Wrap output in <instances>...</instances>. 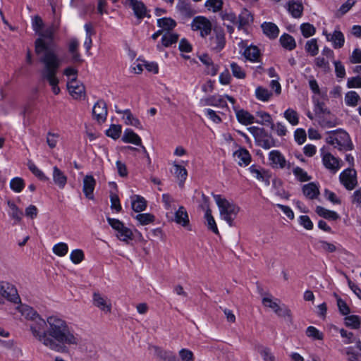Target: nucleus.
Wrapping results in <instances>:
<instances>
[{
	"label": "nucleus",
	"mask_w": 361,
	"mask_h": 361,
	"mask_svg": "<svg viewBox=\"0 0 361 361\" xmlns=\"http://www.w3.org/2000/svg\"><path fill=\"white\" fill-rule=\"evenodd\" d=\"M15 305V310L32 322L30 329L33 337L49 349L66 353L68 346H76L80 343L78 335L61 317L51 315L44 319L31 307L21 302Z\"/></svg>",
	"instance_id": "1"
},
{
	"label": "nucleus",
	"mask_w": 361,
	"mask_h": 361,
	"mask_svg": "<svg viewBox=\"0 0 361 361\" xmlns=\"http://www.w3.org/2000/svg\"><path fill=\"white\" fill-rule=\"evenodd\" d=\"M54 33L53 27L40 31L38 34L39 37L35 42V51L43 65L40 71L42 80L47 82L53 93L57 95L61 90L56 74L61 66L62 60L59 57L57 46L53 42Z\"/></svg>",
	"instance_id": "2"
},
{
	"label": "nucleus",
	"mask_w": 361,
	"mask_h": 361,
	"mask_svg": "<svg viewBox=\"0 0 361 361\" xmlns=\"http://www.w3.org/2000/svg\"><path fill=\"white\" fill-rule=\"evenodd\" d=\"M212 195L219 209L221 218L230 226H234L233 221L240 211V207L220 195L213 194Z\"/></svg>",
	"instance_id": "3"
},
{
	"label": "nucleus",
	"mask_w": 361,
	"mask_h": 361,
	"mask_svg": "<svg viewBox=\"0 0 361 361\" xmlns=\"http://www.w3.org/2000/svg\"><path fill=\"white\" fill-rule=\"evenodd\" d=\"M314 106V112L318 118L319 125L323 128H334L337 125L336 117L331 113L319 97L314 96L312 97Z\"/></svg>",
	"instance_id": "4"
},
{
	"label": "nucleus",
	"mask_w": 361,
	"mask_h": 361,
	"mask_svg": "<svg viewBox=\"0 0 361 361\" xmlns=\"http://www.w3.org/2000/svg\"><path fill=\"white\" fill-rule=\"evenodd\" d=\"M326 142L332 145L334 148L340 150L353 149V144L351 142L349 135L344 130H339L331 133L326 138Z\"/></svg>",
	"instance_id": "5"
},
{
	"label": "nucleus",
	"mask_w": 361,
	"mask_h": 361,
	"mask_svg": "<svg viewBox=\"0 0 361 361\" xmlns=\"http://www.w3.org/2000/svg\"><path fill=\"white\" fill-rule=\"evenodd\" d=\"M109 225L116 231V237L121 241L128 243L133 238V231L125 226L123 223L118 219L107 217Z\"/></svg>",
	"instance_id": "6"
},
{
	"label": "nucleus",
	"mask_w": 361,
	"mask_h": 361,
	"mask_svg": "<svg viewBox=\"0 0 361 361\" xmlns=\"http://www.w3.org/2000/svg\"><path fill=\"white\" fill-rule=\"evenodd\" d=\"M321 157L324 167L336 173L341 167L342 161L328 152L324 147L321 149Z\"/></svg>",
	"instance_id": "7"
},
{
	"label": "nucleus",
	"mask_w": 361,
	"mask_h": 361,
	"mask_svg": "<svg viewBox=\"0 0 361 361\" xmlns=\"http://www.w3.org/2000/svg\"><path fill=\"white\" fill-rule=\"evenodd\" d=\"M0 295L14 304L20 302V298L16 287L8 282H0Z\"/></svg>",
	"instance_id": "8"
},
{
	"label": "nucleus",
	"mask_w": 361,
	"mask_h": 361,
	"mask_svg": "<svg viewBox=\"0 0 361 361\" xmlns=\"http://www.w3.org/2000/svg\"><path fill=\"white\" fill-rule=\"evenodd\" d=\"M191 28L194 31H199L200 36L205 37L212 32V23L204 16H197L192 21Z\"/></svg>",
	"instance_id": "9"
},
{
	"label": "nucleus",
	"mask_w": 361,
	"mask_h": 361,
	"mask_svg": "<svg viewBox=\"0 0 361 361\" xmlns=\"http://www.w3.org/2000/svg\"><path fill=\"white\" fill-rule=\"evenodd\" d=\"M339 180L347 190H353L357 184L356 171L352 168L344 170L341 173Z\"/></svg>",
	"instance_id": "10"
},
{
	"label": "nucleus",
	"mask_w": 361,
	"mask_h": 361,
	"mask_svg": "<svg viewBox=\"0 0 361 361\" xmlns=\"http://www.w3.org/2000/svg\"><path fill=\"white\" fill-rule=\"evenodd\" d=\"M213 31L214 35L211 37L209 44L212 49L218 52L225 46V35L221 28L215 27Z\"/></svg>",
	"instance_id": "11"
},
{
	"label": "nucleus",
	"mask_w": 361,
	"mask_h": 361,
	"mask_svg": "<svg viewBox=\"0 0 361 361\" xmlns=\"http://www.w3.org/2000/svg\"><path fill=\"white\" fill-rule=\"evenodd\" d=\"M262 303L264 306L272 309L280 317H290V311L286 306H279L276 301H274L270 298H264Z\"/></svg>",
	"instance_id": "12"
},
{
	"label": "nucleus",
	"mask_w": 361,
	"mask_h": 361,
	"mask_svg": "<svg viewBox=\"0 0 361 361\" xmlns=\"http://www.w3.org/2000/svg\"><path fill=\"white\" fill-rule=\"evenodd\" d=\"M238 45L241 49H244L243 54L246 59L252 62L258 61L260 56V52L257 47L254 45L247 46L246 42L243 40Z\"/></svg>",
	"instance_id": "13"
},
{
	"label": "nucleus",
	"mask_w": 361,
	"mask_h": 361,
	"mask_svg": "<svg viewBox=\"0 0 361 361\" xmlns=\"http://www.w3.org/2000/svg\"><path fill=\"white\" fill-rule=\"evenodd\" d=\"M93 305L105 313H110L111 311V301L99 293H93Z\"/></svg>",
	"instance_id": "14"
},
{
	"label": "nucleus",
	"mask_w": 361,
	"mask_h": 361,
	"mask_svg": "<svg viewBox=\"0 0 361 361\" xmlns=\"http://www.w3.org/2000/svg\"><path fill=\"white\" fill-rule=\"evenodd\" d=\"M125 4L133 9L135 16L138 19H142L147 16V8L142 1L137 0H126Z\"/></svg>",
	"instance_id": "15"
},
{
	"label": "nucleus",
	"mask_w": 361,
	"mask_h": 361,
	"mask_svg": "<svg viewBox=\"0 0 361 361\" xmlns=\"http://www.w3.org/2000/svg\"><path fill=\"white\" fill-rule=\"evenodd\" d=\"M92 115L98 122H104L107 116L106 104L104 100H99L93 106Z\"/></svg>",
	"instance_id": "16"
},
{
	"label": "nucleus",
	"mask_w": 361,
	"mask_h": 361,
	"mask_svg": "<svg viewBox=\"0 0 361 361\" xmlns=\"http://www.w3.org/2000/svg\"><path fill=\"white\" fill-rule=\"evenodd\" d=\"M286 8L293 18H300L303 13L304 6L302 3L298 0H289Z\"/></svg>",
	"instance_id": "17"
},
{
	"label": "nucleus",
	"mask_w": 361,
	"mask_h": 361,
	"mask_svg": "<svg viewBox=\"0 0 361 361\" xmlns=\"http://www.w3.org/2000/svg\"><path fill=\"white\" fill-rule=\"evenodd\" d=\"M67 87L70 94L75 99L81 97L85 94V86L77 80L71 79L68 80Z\"/></svg>",
	"instance_id": "18"
},
{
	"label": "nucleus",
	"mask_w": 361,
	"mask_h": 361,
	"mask_svg": "<svg viewBox=\"0 0 361 361\" xmlns=\"http://www.w3.org/2000/svg\"><path fill=\"white\" fill-rule=\"evenodd\" d=\"M269 159L271 161V165L274 168L283 169L287 166L285 157L278 150L271 151L269 154Z\"/></svg>",
	"instance_id": "19"
},
{
	"label": "nucleus",
	"mask_w": 361,
	"mask_h": 361,
	"mask_svg": "<svg viewBox=\"0 0 361 361\" xmlns=\"http://www.w3.org/2000/svg\"><path fill=\"white\" fill-rule=\"evenodd\" d=\"M96 185V180L91 175H87L83 178L82 191L85 197L90 200L94 199L93 192Z\"/></svg>",
	"instance_id": "20"
},
{
	"label": "nucleus",
	"mask_w": 361,
	"mask_h": 361,
	"mask_svg": "<svg viewBox=\"0 0 361 361\" xmlns=\"http://www.w3.org/2000/svg\"><path fill=\"white\" fill-rule=\"evenodd\" d=\"M155 356L161 361H178L176 355L171 351L164 350L158 346H152Z\"/></svg>",
	"instance_id": "21"
},
{
	"label": "nucleus",
	"mask_w": 361,
	"mask_h": 361,
	"mask_svg": "<svg viewBox=\"0 0 361 361\" xmlns=\"http://www.w3.org/2000/svg\"><path fill=\"white\" fill-rule=\"evenodd\" d=\"M178 39V35L176 33L166 32L161 38V44H158L157 45V49L159 51H163V47H168L177 42Z\"/></svg>",
	"instance_id": "22"
},
{
	"label": "nucleus",
	"mask_w": 361,
	"mask_h": 361,
	"mask_svg": "<svg viewBox=\"0 0 361 361\" xmlns=\"http://www.w3.org/2000/svg\"><path fill=\"white\" fill-rule=\"evenodd\" d=\"M348 361H358L361 357V342H357L356 346H350L345 349Z\"/></svg>",
	"instance_id": "23"
},
{
	"label": "nucleus",
	"mask_w": 361,
	"mask_h": 361,
	"mask_svg": "<svg viewBox=\"0 0 361 361\" xmlns=\"http://www.w3.org/2000/svg\"><path fill=\"white\" fill-rule=\"evenodd\" d=\"M173 220L178 224L186 226L189 224L188 214L183 206H180L177 211L174 213V219Z\"/></svg>",
	"instance_id": "24"
},
{
	"label": "nucleus",
	"mask_w": 361,
	"mask_h": 361,
	"mask_svg": "<svg viewBox=\"0 0 361 361\" xmlns=\"http://www.w3.org/2000/svg\"><path fill=\"white\" fill-rule=\"evenodd\" d=\"M54 183L61 189H63L67 183V176L57 166L53 168Z\"/></svg>",
	"instance_id": "25"
},
{
	"label": "nucleus",
	"mask_w": 361,
	"mask_h": 361,
	"mask_svg": "<svg viewBox=\"0 0 361 361\" xmlns=\"http://www.w3.org/2000/svg\"><path fill=\"white\" fill-rule=\"evenodd\" d=\"M123 142L142 146L141 138L131 129H126L122 136Z\"/></svg>",
	"instance_id": "26"
},
{
	"label": "nucleus",
	"mask_w": 361,
	"mask_h": 361,
	"mask_svg": "<svg viewBox=\"0 0 361 361\" xmlns=\"http://www.w3.org/2000/svg\"><path fill=\"white\" fill-rule=\"evenodd\" d=\"M327 41L331 42L334 49H340L343 47L345 37L343 34L338 30H335L331 35L327 36Z\"/></svg>",
	"instance_id": "27"
},
{
	"label": "nucleus",
	"mask_w": 361,
	"mask_h": 361,
	"mask_svg": "<svg viewBox=\"0 0 361 361\" xmlns=\"http://www.w3.org/2000/svg\"><path fill=\"white\" fill-rule=\"evenodd\" d=\"M233 156L240 166H247L250 162V155L248 151L245 149L235 152Z\"/></svg>",
	"instance_id": "28"
},
{
	"label": "nucleus",
	"mask_w": 361,
	"mask_h": 361,
	"mask_svg": "<svg viewBox=\"0 0 361 361\" xmlns=\"http://www.w3.org/2000/svg\"><path fill=\"white\" fill-rule=\"evenodd\" d=\"M238 121L245 125L248 126L255 123V117L247 111L240 109L235 112Z\"/></svg>",
	"instance_id": "29"
},
{
	"label": "nucleus",
	"mask_w": 361,
	"mask_h": 361,
	"mask_svg": "<svg viewBox=\"0 0 361 361\" xmlns=\"http://www.w3.org/2000/svg\"><path fill=\"white\" fill-rule=\"evenodd\" d=\"M302 192L304 195L310 200L317 198L319 195V188L314 183L304 185Z\"/></svg>",
	"instance_id": "30"
},
{
	"label": "nucleus",
	"mask_w": 361,
	"mask_h": 361,
	"mask_svg": "<svg viewBox=\"0 0 361 361\" xmlns=\"http://www.w3.org/2000/svg\"><path fill=\"white\" fill-rule=\"evenodd\" d=\"M263 32L269 38L275 39L278 37L279 30L273 23H264L262 25Z\"/></svg>",
	"instance_id": "31"
},
{
	"label": "nucleus",
	"mask_w": 361,
	"mask_h": 361,
	"mask_svg": "<svg viewBox=\"0 0 361 361\" xmlns=\"http://www.w3.org/2000/svg\"><path fill=\"white\" fill-rule=\"evenodd\" d=\"M344 100L346 106L355 107L360 100V97L355 91L351 90L345 94Z\"/></svg>",
	"instance_id": "32"
},
{
	"label": "nucleus",
	"mask_w": 361,
	"mask_h": 361,
	"mask_svg": "<svg viewBox=\"0 0 361 361\" xmlns=\"http://www.w3.org/2000/svg\"><path fill=\"white\" fill-rule=\"evenodd\" d=\"M316 212L319 216L329 220L334 221L339 219V215L336 212L326 209L321 206L316 207Z\"/></svg>",
	"instance_id": "33"
},
{
	"label": "nucleus",
	"mask_w": 361,
	"mask_h": 361,
	"mask_svg": "<svg viewBox=\"0 0 361 361\" xmlns=\"http://www.w3.org/2000/svg\"><path fill=\"white\" fill-rule=\"evenodd\" d=\"M79 42L76 39H72L68 44V51L72 56V60L74 62H81L80 55L78 52Z\"/></svg>",
	"instance_id": "34"
},
{
	"label": "nucleus",
	"mask_w": 361,
	"mask_h": 361,
	"mask_svg": "<svg viewBox=\"0 0 361 361\" xmlns=\"http://www.w3.org/2000/svg\"><path fill=\"white\" fill-rule=\"evenodd\" d=\"M131 204L132 209L135 212H140L146 209L147 202L144 197L139 195H135L133 197Z\"/></svg>",
	"instance_id": "35"
},
{
	"label": "nucleus",
	"mask_w": 361,
	"mask_h": 361,
	"mask_svg": "<svg viewBox=\"0 0 361 361\" xmlns=\"http://www.w3.org/2000/svg\"><path fill=\"white\" fill-rule=\"evenodd\" d=\"M280 42L282 47L288 50H293L296 46L294 38L288 34L281 35Z\"/></svg>",
	"instance_id": "36"
},
{
	"label": "nucleus",
	"mask_w": 361,
	"mask_h": 361,
	"mask_svg": "<svg viewBox=\"0 0 361 361\" xmlns=\"http://www.w3.org/2000/svg\"><path fill=\"white\" fill-rule=\"evenodd\" d=\"M7 204L9 207L11 212L9 213L11 217L16 222H20L23 217V212L15 204L14 202L8 200Z\"/></svg>",
	"instance_id": "37"
},
{
	"label": "nucleus",
	"mask_w": 361,
	"mask_h": 361,
	"mask_svg": "<svg viewBox=\"0 0 361 361\" xmlns=\"http://www.w3.org/2000/svg\"><path fill=\"white\" fill-rule=\"evenodd\" d=\"M175 171L174 173L176 177L179 180V185L183 186L184 182L185 181L188 176L187 170L178 164H174Z\"/></svg>",
	"instance_id": "38"
},
{
	"label": "nucleus",
	"mask_w": 361,
	"mask_h": 361,
	"mask_svg": "<svg viewBox=\"0 0 361 361\" xmlns=\"http://www.w3.org/2000/svg\"><path fill=\"white\" fill-rule=\"evenodd\" d=\"M162 201L165 209L168 211L167 215H169V212L173 214V211L176 209L175 200L169 194H164L162 195Z\"/></svg>",
	"instance_id": "39"
},
{
	"label": "nucleus",
	"mask_w": 361,
	"mask_h": 361,
	"mask_svg": "<svg viewBox=\"0 0 361 361\" xmlns=\"http://www.w3.org/2000/svg\"><path fill=\"white\" fill-rule=\"evenodd\" d=\"M339 332L341 337L344 339L343 343L345 344H350L353 343L357 344V342H361L360 340L355 337L354 334L352 332L348 331L343 329H341Z\"/></svg>",
	"instance_id": "40"
},
{
	"label": "nucleus",
	"mask_w": 361,
	"mask_h": 361,
	"mask_svg": "<svg viewBox=\"0 0 361 361\" xmlns=\"http://www.w3.org/2000/svg\"><path fill=\"white\" fill-rule=\"evenodd\" d=\"M204 218L206 219V224L207 228L212 231L214 233L218 234L219 230L216 224V221L212 215L211 209H208L207 212H205Z\"/></svg>",
	"instance_id": "41"
},
{
	"label": "nucleus",
	"mask_w": 361,
	"mask_h": 361,
	"mask_svg": "<svg viewBox=\"0 0 361 361\" xmlns=\"http://www.w3.org/2000/svg\"><path fill=\"white\" fill-rule=\"evenodd\" d=\"M158 26L164 30H171L176 25V23L174 20L170 18H163L158 19Z\"/></svg>",
	"instance_id": "42"
},
{
	"label": "nucleus",
	"mask_w": 361,
	"mask_h": 361,
	"mask_svg": "<svg viewBox=\"0 0 361 361\" xmlns=\"http://www.w3.org/2000/svg\"><path fill=\"white\" fill-rule=\"evenodd\" d=\"M272 95V93L269 91L267 88L263 87H258L255 90V96L256 97L262 102H267L269 100Z\"/></svg>",
	"instance_id": "43"
},
{
	"label": "nucleus",
	"mask_w": 361,
	"mask_h": 361,
	"mask_svg": "<svg viewBox=\"0 0 361 361\" xmlns=\"http://www.w3.org/2000/svg\"><path fill=\"white\" fill-rule=\"evenodd\" d=\"M257 350L264 361H276V357L270 348L264 346H259Z\"/></svg>",
	"instance_id": "44"
},
{
	"label": "nucleus",
	"mask_w": 361,
	"mask_h": 361,
	"mask_svg": "<svg viewBox=\"0 0 361 361\" xmlns=\"http://www.w3.org/2000/svg\"><path fill=\"white\" fill-rule=\"evenodd\" d=\"M345 324L347 326L357 329L361 327V318L357 315H350L345 318Z\"/></svg>",
	"instance_id": "45"
},
{
	"label": "nucleus",
	"mask_w": 361,
	"mask_h": 361,
	"mask_svg": "<svg viewBox=\"0 0 361 361\" xmlns=\"http://www.w3.org/2000/svg\"><path fill=\"white\" fill-rule=\"evenodd\" d=\"M207 105L224 108L227 106L226 102L221 96H212L206 100Z\"/></svg>",
	"instance_id": "46"
},
{
	"label": "nucleus",
	"mask_w": 361,
	"mask_h": 361,
	"mask_svg": "<svg viewBox=\"0 0 361 361\" xmlns=\"http://www.w3.org/2000/svg\"><path fill=\"white\" fill-rule=\"evenodd\" d=\"M256 115L258 119L256 121L255 120V123H257L261 125H271L272 119L269 114L265 111H257Z\"/></svg>",
	"instance_id": "47"
},
{
	"label": "nucleus",
	"mask_w": 361,
	"mask_h": 361,
	"mask_svg": "<svg viewBox=\"0 0 361 361\" xmlns=\"http://www.w3.org/2000/svg\"><path fill=\"white\" fill-rule=\"evenodd\" d=\"M123 114H124L123 119L125 120L126 124L135 127H137L140 124V121L133 116L129 109L124 110Z\"/></svg>",
	"instance_id": "48"
},
{
	"label": "nucleus",
	"mask_w": 361,
	"mask_h": 361,
	"mask_svg": "<svg viewBox=\"0 0 361 361\" xmlns=\"http://www.w3.org/2000/svg\"><path fill=\"white\" fill-rule=\"evenodd\" d=\"M305 49L312 56H316L319 51V47L316 39H311L306 42Z\"/></svg>",
	"instance_id": "49"
},
{
	"label": "nucleus",
	"mask_w": 361,
	"mask_h": 361,
	"mask_svg": "<svg viewBox=\"0 0 361 361\" xmlns=\"http://www.w3.org/2000/svg\"><path fill=\"white\" fill-rule=\"evenodd\" d=\"M284 117L293 126H296L298 123V121H299L298 114L295 110H293L292 109H288L284 112Z\"/></svg>",
	"instance_id": "50"
},
{
	"label": "nucleus",
	"mask_w": 361,
	"mask_h": 361,
	"mask_svg": "<svg viewBox=\"0 0 361 361\" xmlns=\"http://www.w3.org/2000/svg\"><path fill=\"white\" fill-rule=\"evenodd\" d=\"M177 8L180 14L185 17L190 18L193 16L194 11L190 6L185 2H180L178 4Z\"/></svg>",
	"instance_id": "51"
},
{
	"label": "nucleus",
	"mask_w": 361,
	"mask_h": 361,
	"mask_svg": "<svg viewBox=\"0 0 361 361\" xmlns=\"http://www.w3.org/2000/svg\"><path fill=\"white\" fill-rule=\"evenodd\" d=\"M27 166L32 173L41 180H47L49 179L44 175V173L31 161L27 162Z\"/></svg>",
	"instance_id": "52"
},
{
	"label": "nucleus",
	"mask_w": 361,
	"mask_h": 361,
	"mask_svg": "<svg viewBox=\"0 0 361 361\" xmlns=\"http://www.w3.org/2000/svg\"><path fill=\"white\" fill-rule=\"evenodd\" d=\"M250 172L255 176L256 178L259 180L264 182L267 185H269V178L266 175L264 172H262L257 169H255L254 166H251L250 168Z\"/></svg>",
	"instance_id": "53"
},
{
	"label": "nucleus",
	"mask_w": 361,
	"mask_h": 361,
	"mask_svg": "<svg viewBox=\"0 0 361 361\" xmlns=\"http://www.w3.org/2000/svg\"><path fill=\"white\" fill-rule=\"evenodd\" d=\"M68 246L65 243H57L53 247V252L59 257L65 256L68 253Z\"/></svg>",
	"instance_id": "54"
},
{
	"label": "nucleus",
	"mask_w": 361,
	"mask_h": 361,
	"mask_svg": "<svg viewBox=\"0 0 361 361\" xmlns=\"http://www.w3.org/2000/svg\"><path fill=\"white\" fill-rule=\"evenodd\" d=\"M293 173L301 182L308 181L311 179V177L308 176L307 172L300 167L297 166L294 168Z\"/></svg>",
	"instance_id": "55"
},
{
	"label": "nucleus",
	"mask_w": 361,
	"mask_h": 361,
	"mask_svg": "<svg viewBox=\"0 0 361 361\" xmlns=\"http://www.w3.org/2000/svg\"><path fill=\"white\" fill-rule=\"evenodd\" d=\"M135 219L142 225H147L154 221V215L149 213L139 214L136 215Z\"/></svg>",
	"instance_id": "56"
},
{
	"label": "nucleus",
	"mask_w": 361,
	"mask_h": 361,
	"mask_svg": "<svg viewBox=\"0 0 361 361\" xmlns=\"http://www.w3.org/2000/svg\"><path fill=\"white\" fill-rule=\"evenodd\" d=\"M231 68L232 73L234 77L239 78V79H243L245 78V72L244 70L240 67L239 65H238L236 63L233 62L231 63Z\"/></svg>",
	"instance_id": "57"
},
{
	"label": "nucleus",
	"mask_w": 361,
	"mask_h": 361,
	"mask_svg": "<svg viewBox=\"0 0 361 361\" xmlns=\"http://www.w3.org/2000/svg\"><path fill=\"white\" fill-rule=\"evenodd\" d=\"M302 35L307 38L314 35L315 27L310 23H303L300 26Z\"/></svg>",
	"instance_id": "58"
},
{
	"label": "nucleus",
	"mask_w": 361,
	"mask_h": 361,
	"mask_svg": "<svg viewBox=\"0 0 361 361\" xmlns=\"http://www.w3.org/2000/svg\"><path fill=\"white\" fill-rule=\"evenodd\" d=\"M70 259L74 264H79L84 259V253L82 250H73L70 255Z\"/></svg>",
	"instance_id": "59"
},
{
	"label": "nucleus",
	"mask_w": 361,
	"mask_h": 361,
	"mask_svg": "<svg viewBox=\"0 0 361 361\" xmlns=\"http://www.w3.org/2000/svg\"><path fill=\"white\" fill-rule=\"evenodd\" d=\"M11 188L16 192H20L24 188V181L20 178H14L10 183Z\"/></svg>",
	"instance_id": "60"
},
{
	"label": "nucleus",
	"mask_w": 361,
	"mask_h": 361,
	"mask_svg": "<svg viewBox=\"0 0 361 361\" xmlns=\"http://www.w3.org/2000/svg\"><path fill=\"white\" fill-rule=\"evenodd\" d=\"M306 334L308 337L312 338L315 340H322L324 338L323 334L312 326L307 329Z\"/></svg>",
	"instance_id": "61"
},
{
	"label": "nucleus",
	"mask_w": 361,
	"mask_h": 361,
	"mask_svg": "<svg viewBox=\"0 0 361 361\" xmlns=\"http://www.w3.org/2000/svg\"><path fill=\"white\" fill-rule=\"evenodd\" d=\"M121 133V126L119 125H112L109 129L106 130V135L114 140L118 138Z\"/></svg>",
	"instance_id": "62"
},
{
	"label": "nucleus",
	"mask_w": 361,
	"mask_h": 361,
	"mask_svg": "<svg viewBox=\"0 0 361 361\" xmlns=\"http://www.w3.org/2000/svg\"><path fill=\"white\" fill-rule=\"evenodd\" d=\"M314 63L318 68H322L324 71L328 72L330 71L329 63L324 57H317L314 59Z\"/></svg>",
	"instance_id": "63"
},
{
	"label": "nucleus",
	"mask_w": 361,
	"mask_h": 361,
	"mask_svg": "<svg viewBox=\"0 0 361 361\" xmlns=\"http://www.w3.org/2000/svg\"><path fill=\"white\" fill-rule=\"evenodd\" d=\"M179 357L182 361H194L193 353L186 348H183L178 352Z\"/></svg>",
	"instance_id": "64"
}]
</instances>
